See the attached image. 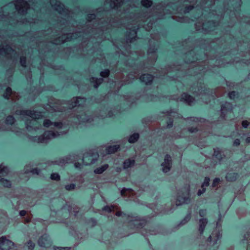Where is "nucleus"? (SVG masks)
Returning <instances> with one entry per match:
<instances>
[{
    "label": "nucleus",
    "instance_id": "4c0bfd02",
    "mask_svg": "<svg viewBox=\"0 0 250 250\" xmlns=\"http://www.w3.org/2000/svg\"><path fill=\"white\" fill-rule=\"evenodd\" d=\"M243 243L248 244L247 250H250V230L244 236V239L243 240Z\"/></svg>",
    "mask_w": 250,
    "mask_h": 250
},
{
    "label": "nucleus",
    "instance_id": "4d7b16f0",
    "mask_svg": "<svg viewBox=\"0 0 250 250\" xmlns=\"http://www.w3.org/2000/svg\"><path fill=\"white\" fill-rule=\"evenodd\" d=\"M207 211L206 209H201L199 211V215L201 217H204L206 215Z\"/></svg>",
    "mask_w": 250,
    "mask_h": 250
},
{
    "label": "nucleus",
    "instance_id": "a19ab883",
    "mask_svg": "<svg viewBox=\"0 0 250 250\" xmlns=\"http://www.w3.org/2000/svg\"><path fill=\"white\" fill-rule=\"evenodd\" d=\"M108 167V165L105 164L103 166L101 167L96 168L94 172L95 173L101 174Z\"/></svg>",
    "mask_w": 250,
    "mask_h": 250
},
{
    "label": "nucleus",
    "instance_id": "c85d7f7f",
    "mask_svg": "<svg viewBox=\"0 0 250 250\" xmlns=\"http://www.w3.org/2000/svg\"><path fill=\"white\" fill-rule=\"evenodd\" d=\"M188 121L190 122H192L194 123V125H197L198 126H199L202 125V123H204L203 125H206V123L204 119H200L195 118V117H190L189 119H188Z\"/></svg>",
    "mask_w": 250,
    "mask_h": 250
},
{
    "label": "nucleus",
    "instance_id": "72a5a7b5",
    "mask_svg": "<svg viewBox=\"0 0 250 250\" xmlns=\"http://www.w3.org/2000/svg\"><path fill=\"white\" fill-rule=\"evenodd\" d=\"M119 148L118 145H114L113 146H109L105 148V153L106 154L113 153L116 152Z\"/></svg>",
    "mask_w": 250,
    "mask_h": 250
},
{
    "label": "nucleus",
    "instance_id": "c9c22d12",
    "mask_svg": "<svg viewBox=\"0 0 250 250\" xmlns=\"http://www.w3.org/2000/svg\"><path fill=\"white\" fill-rule=\"evenodd\" d=\"M20 214L21 216H26V217L24 219L25 223H28V222H30V220H31V218H32L31 215L27 214L26 211L25 210L21 211L20 212Z\"/></svg>",
    "mask_w": 250,
    "mask_h": 250
},
{
    "label": "nucleus",
    "instance_id": "79ce46f5",
    "mask_svg": "<svg viewBox=\"0 0 250 250\" xmlns=\"http://www.w3.org/2000/svg\"><path fill=\"white\" fill-rule=\"evenodd\" d=\"M139 137V134L138 133H134L132 135L130 136L128 139V141L130 143H134L137 141Z\"/></svg>",
    "mask_w": 250,
    "mask_h": 250
},
{
    "label": "nucleus",
    "instance_id": "393cba45",
    "mask_svg": "<svg viewBox=\"0 0 250 250\" xmlns=\"http://www.w3.org/2000/svg\"><path fill=\"white\" fill-rule=\"evenodd\" d=\"M163 171L164 172H168L171 167V159L169 155L165 156L164 162L162 164Z\"/></svg>",
    "mask_w": 250,
    "mask_h": 250
},
{
    "label": "nucleus",
    "instance_id": "1a4fd4ad",
    "mask_svg": "<svg viewBox=\"0 0 250 250\" xmlns=\"http://www.w3.org/2000/svg\"><path fill=\"white\" fill-rule=\"evenodd\" d=\"M109 25H107L106 23L103 25H99L98 27L93 28L91 31V33L93 34V37L96 39L97 42H100L101 39L105 38L104 36V34L107 32V27Z\"/></svg>",
    "mask_w": 250,
    "mask_h": 250
},
{
    "label": "nucleus",
    "instance_id": "e2e57ef3",
    "mask_svg": "<svg viewBox=\"0 0 250 250\" xmlns=\"http://www.w3.org/2000/svg\"><path fill=\"white\" fill-rule=\"evenodd\" d=\"M151 56H152V58H152V60H151V62L153 63V62H155L156 61V58H156V53H155L154 52H153V53H152V54H151Z\"/></svg>",
    "mask_w": 250,
    "mask_h": 250
},
{
    "label": "nucleus",
    "instance_id": "9b49d317",
    "mask_svg": "<svg viewBox=\"0 0 250 250\" xmlns=\"http://www.w3.org/2000/svg\"><path fill=\"white\" fill-rule=\"evenodd\" d=\"M189 187H185L181 192L178 193L176 201V205L179 206L184 203H188L189 201Z\"/></svg>",
    "mask_w": 250,
    "mask_h": 250
},
{
    "label": "nucleus",
    "instance_id": "6e6552de",
    "mask_svg": "<svg viewBox=\"0 0 250 250\" xmlns=\"http://www.w3.org/2000/svg\"><path fill=\"white\" fill-rule=\"evenodd\" d=\"M208 128L206 127H203V128L199 129H197V126L192 129V128H190L188 129V132L189 133H193L196 130V131L197 132V134L199 135L198 140L196 141V145L199 147L202 148V147H205L204 144L203 143H205L204 139L202 138H205L206 136L208 135V131L207 130Z\"/></svg>",
    "mask_w": 250,
    "mask_h": 250
},
{
    "label": "nucleus",
    "instance_id": "2f4dec72",
    "mask_svg": "<svg viewBox=\"0 0 250 250\" xmlns=\"http://www.w3.org/2000/svg\"><path fill=\"white\" fill-rule=\"evenodd\" d=\"M207 223H208V221L206 218H203V219L200 220L199 231L201 234H202V233L204 231V229H205V227L206 226Z\"/></svg>",
    "mask_w": 250,
    "mask_h": 250
},
{
    "label": "nucleus",
    "instance_id": "20e7f679",
    "mask_svg": "<svg viewBox=\"0 0 250 250\" xmlns=\"http://www.w3.org/2000/svg\"><path fill=\"white\" fill-rule=\"evenodd\" d=\"M216 229L210 235L208 240V245L209 250H216L219 247L220 239L221 237V231L220 230V221L217 222Z\"/></svg>",
    "mask_w": 250,
    "mask_h": 250
},
{
    "label": "nucleus",
    "instance_id": "69168bd1",
    "mask_svg": "<svg viewBox=\"0 0 250 250\" xmlns=\"http://www.w3.org/2000/svg\"><path fill=\"white\" fill-rule=\"evenodd\" d=\"M173 121V120L169 119V121L168 123H167V126L168 127H170L172 126Z\"/></svg>",
    "mask_w": 250,
    "mask_h": 250
},
{
    "label": "nucleus",
    "instance_id": "8fccbe9b",
    "mask_svg": "<svg viewBox=\"0 0 250 250\" xmlns=\"http://www.w3.org/2000/svg\"><path fill=\"white\" fill-rule=\"evenodd\" d=\"M100 75L103 77H108L109 75V71L108 70H104L101 72Z\"/></svg>",
    "mask_w": 250,
    "mask_h": 250
},
{
    "label": "nucleus",
    "instance_id": "de8ad7c7",
    "mask_svg": "<svg viewBox=\"0 0 250 250\" xmlns=\"http://www.w3.org/2000/svg\"><path fill=\"white\" fill-rule=\"evenodd\" d=\"M238 93L235 91H232L229 94V96L230 99L234 100L237 97Z\"/></svg>",
    "mask_w": 250,
    "mask_h": 250
},
{
    "label": "nucleus",
    "instance_id": "774afa93",
    "mask_svg": "<svg viewBox=\"0 0 250 250\" xmlns=\"http://www.w3.org/2000/svg\"><path fill=\"white\" fill-rule=\"evenodd\" d=\"M74 165L76 168H81V164L80 163L75 162Z\"/></svg>",
    "mask_w": 250,
    "mask_h": 250
},
{
    "label": "nucleus",
    "instance_id": "a211bd4d",
    "mask_svg": "<svg viewBox=\"0 0 250 250\" xmlns=\"http://www.w3.org/2000/svg\"><path fill=\"white\" fill-rule=\"evenodd\" d=\"M14 246V243L4 236L0 238V249L1 250H8Z\"/></svg>",
    "mask_w": 250,
    "mask_h": 250
},
{
    "label": "nucleus",
    "instance_id": "5fc2aeb1",
    "mask_svg": "<svg viewBox=\"0 0 250 250\" xmlns=\"http://www.w3.org/2000/svg\"><path fill=\"white\" fill-rule=\"evenodd\" d=\"M249 124H250V121L247 120L243 121L242 123V126L244 128H247Z\"/></svg>",
    "mask_w": 250,
    "mask_h": 250
},
{
    "label": "nucleus",
    "instance_id": "f8f14e48",
    "mask_svg": "<svg viewBox=\"0 0 250 250\" xmlns=\"http://www.w3.org/2000/svg\"><path fill=\"white\" fill-rule=\"evenodd\" d=\"M123 217L126 218V221L129 224V225H133L137 229L143 228L145 226L144 222L139 220L138 217H132L129 215L127 216L126 214H124Z\"/></svg>",
    "mask_w": 250,
    "mask_h": 250
},
{
    "label": "nucleus",
    "instance_id": "5701e85b",
    "mask_svg": "<svg viewBox=\"0 0 250 250\" xmlns=\"http://www.w3.org/2000/svg\"><path fill=\"white\" fill-rule=\"evenodd\" d=\"M119 209V207L117 205H111L110 206H106L104 208V210L108 212H113L115 213L117 216H122L123 212Z\"/></svg>",
    "mask_w": 250,
    "mask_h": 250
},
{
    "label": "nucleus",
    "instance_id": "0eeeda50",
    "mask_svg": "<svg viewBox=\"0 0 250 250\" xmlns=\"http://www.w3.org/2000/svg\"><path fill=\"white\" fill-rule=\"evenodd\" d=\"M31 0H17L14 3L16 10L21 15H24L30 9Z\"/></svg>",
    "mask_w": 250,
    "mask_h": 250
},
{
    "label": "nucleus",
    "instance_id": "b1692460",
    "mask_svg": "<svg viewBox=\"0 0 250 250\" xmlns=\"http://www.w3.org/2000/svg\"><path fill=\"white\" fill-rule=\"evenodd\" d=\"M38 243L41 247L46 248L49 247L51 245L50 240L47 234L43 235L39 239Z\"/></svg>",
    "mask_w": 250,
    "mask_h": 250
},
{
    "label": "nucleus",
    "instance_id": "7ed1b4c3",
    "mask_svg": "<svg viewBox=\"0 0 250 250\" xmlns=\"http://www.w3.org/2000/svg\"><path fill=\"white\" fill-rule=\"evenodd\" d=\"M58 123L62 124V128L57 129L56 132L52 131V130L47 131H45L42 136L39 137L31 136L30 139L34 142L47 143L50 139L54 138L61 134L66 133L69 129V127L67 126L68 124L66 125L65 124H63L62 122Z\"/></svg>",
    "mask_w": 250,
    "mask_h": 250
},
{
    "label": "nucleus",
    "instance_id": "cd10ccee",
    "mask_svg": "<svg viewBox=\"0 0 250 250\" xmlns=\"http://www.w3.org/2000/svg\"><path fill=\"white\" fill-rule=\"evenodd\" d=\"M180 101L185 102L189 105H191L194 101V99L188 94L184 93L181 96Z\"/></svg>",
    "mask_w": 250,
    "mask_h": 250
},
{
    "label": "nucleus",
    "instance_id": "09e8293b",
    "mask_svg": "<svg viewBox=\"0 0 250 250\" xmlns=\"http://www.w3.org/2000/svg\"><path fill=\"white\" fill-rule=\"evenodd\" d=\"M20 63L22 66H26V58L23 56H21L20 58Z\"/></svg>",
    "mask_w": 250,
    "mask_h": 250
},
{
    "label": "nucleus",
    "instance_id": "58836bf2",
    "mask_svg": "<svg viewBox=\"0 0 250 250\" xmlns=\"http://www.w3.org/2000/svg\"><path fill=\"white\" fill-rule=\"evenodd\" d=\"M134 164V159H127L124 162V168H127L128 167H131V166H133Z\"/></svg>",
    "mask_w": 250,
    "mask_h": 250
},
{
    "label": "nucleus",
    "instance_id": "f03ea898",
    "mask_svg": "<svg viewBox=\"0 0 250 250\" xmlns=\"http://www.w3.org/2000/svg\"><path fill=\"white\" fill-rule=\"evenodd\" d=\"M16 114L20 115L21 120L25 121L26 128L28 131L37 132L42 128V122L39 120L42 117V113L30 110L18 109L16 110Z\"/></svg>",
    "mask_w": 250,
    "mask_h": 250
},
{
    "label": "nucleus",
    "instance_id": "39448f33",
    "mask_svg": "<svg viewBox=\"0 0 250 250\" xmlns=\"http://www.w3.org/2000/svg\"><path fill=\"white\" fill-rule=\"evenodd\" d=\"M81 33L79 32H75L72 34L67 33L64 34L61 36H59L55 38L51 39L50 42L53 44H61L64 42L70 41L74 39H77L80 40Z\"/></svg>",
    "mask_w": 250,
    "mask_h": 250
},
{
    "label": "nucleus",
    "instance_id": "864d4df0",
    "mask_svg": "<svg viewBox=\"0 0 250 250\" xmlns=\"http://www.w3.org/2000/svg\"><path fill=\"white\" fill-rule=\"evenodd\" d=\"M27 247L29 250H33L34 248L35 245L31 241H29L26 244Z\"/></svg>",
    "mask_w": 250,
    "mask_h": 250
},
{
    "label": "nucleus",
    "instance_id": "4be33fe9",
    "mask_svg": "<svg viewBox=\"0 0 250 250\" xmlns=\"http://www.w3.org/2000/svg\"><path fill=\"white\" fill-rule=\"evenodd\" d=\"M139 74L135 73L133 75L134 78L136 79L139 78L142 82H144L146 84L150 83L153 79V77L150 74H144L140 77H139Z\"/></svg>",
    "mask_w": 250,
    "mask_h": 250
},
{
    "label": "nucleus",
    "instance_id": "423d86ee",
    "mask_svg": "<svg viewBox=\"0 0 250 250\" xmlns=\"http://www.w3.org/2000/svg\"><path fill=\"white\" fill-rule=\"evenodd\" d=\"M133 23L130 24H128L126 26L127 35L126 40L127 42H132L136 40L137 37V32L139 29L140 24L138 23V21H133Z\"/></svg>",
    "mask_w": 250,
    "mask_h": 250
},
{
    "label": "nucleus",
    "instance_id": "c03bdc74",
    "mask_svg": "<svg viewBox=\"0 0 250 250\" xmlns=\"http://www.w3.org/2000/svg\"><path fill=\"white\" fill-rule=\"evenodd\" d=\"M0 183L5 187H9L11 186L10 181L3 178L0 180Z\"/></svg>",
    "mask_w": 250,
    "mask_h": 250
},
{
    "label": "nucleus",
    "instance_id": "473e14b6",
    "mask_svg": "<svg viewBox=\"0 0 250 250\" xmlns=\"http://www.w3.org/2000/svg\"><path fill=\"white\" fill-rule=\"evenodd\" d=\"M90 81L91 83H93L94 86L95 88H97L99 86V85L103 83V78H96L92 77L90 79Z\"/></svg>",
    "mask_w": 250,
    "mask_h": 250
},
{
    "label": "nucleus",
    "instance_id": "3c124183",
    "mask_svg": "<svg viewBox=\"0 0 250 250\" xmlns=\"http://www.w3.org/2000/svg\"><path fill=\"white\" fill-rule=\"evenodd\" d=\"M51 178L54 180H59L60 179V176L57 173H52L51 175Z\"/></svg>",
    "mask_w": 250,
    "mask_h": 250
},
{
    "label": "nucleus",
    "instance_id": "bb28decb",
    "mask_svg": "<svg viewBox=\"0 0 250 250\" xmlns=\"http://www.w3.org/2000/svg\"><path fill=\"white\" fill-rule=\"evenodd\" d=\"M75 161V156L70 155L65 158L61 159L60 161H57L56 163L57 165L62 166L66 163L74 162Z\"/></svg>",
    "mask_w": 250,
    "mask_h": 250
},
{
    "label": "nucleus",
    "instance_id": "4468645a",
    "mask_svg": "<svg viewBox=\"0 0 250 250\" xmlns=\"http://www.w3.org/2000/svg\"><path fill=\"white\" fill-rule=\"evenodd\" d=\"M140 190H138L137 192H135V191L130 189V188H123L121 191V194L122 196L124 197H126L128 198V199L131 200L135 201V198L137 196H139L141 193H140Z\"/></svg>",
    "mask_w": 250,
    "mask_h": 250
},
{
    "label": "nucleus",
    "instance_id": "338daca9",
    "mask_svg": "<svg viewBox=\"0 0 250 250\" xmlns=\"http://www.w3.org/2000/svg\"><path fill=\"white\" fill-rule=\"evenodd\" d=\"M240 143V141L239 139H236L234 141V145H235L236 146L239 145Z\"/></svg>",
    "mask_w": 250,
    "mask_h": 250
},
{
    "label": "nucleus",
    "instance_id": "0e129e2a",
    "mask_svg": "<svg viewBox=\"0 0 250 250\" xmlns=\"http://www.w3.org/2000/svg\"><path fill=\"white\" fill-rule=\"evenodd\" d=\"M200 93H202V92L204 94V95L205 96H207L206 95V94H208V93L209 92V91L208 89H204V90H202V88H201V91L200 92Z\"/></svg>",
    "mask_w": 250,
    "mask_h": 250
},
{
    "label": "nucleus",
    "instance_id": "aec40b11",
    "mask_svg": "<svg viewBox=\"0 0 250 250\" xmlns=\"http://www.w3.org/2000/svg\"><path fill=\"white\" fill-rule=\"evenodd\" d=\"M43 125L46 127H51V128H53L54 130L53 131H54L55 132H56L57 129H60L62 128V124L59 123L58 122L53 123L47 119L44 120Z\"/></svg>",
    "mask_w": 250,
    "mask_h": 250
},
{
    "label": "nucleus",
    "instance_id": "37998d69",
    "mask_svg": "<svg viewBox=\"0 0 250 250\" xmlns=\"http://www.w3.org/2000/svg\"><path fill=\"white\" fill-rule=\"evenodd\" d=\"M142 5L146 7H149L151 6L152 2L150 0H142L141 1Z\"/></svg>",
    "mask_w": 250,
    "mask_h": 250
},
{
    "label": "nucleus",
    "instance_id": "412c9836",
    "mask_svg": "<svg viewBox=\"0 0 250 250\" xmlns=\"http://www.w3.org/2000/svg\"><path fill=\"white\" fill-rule=\"evenodd\" d=\"M98 15L96 16L94 14H89L87 16V20L89 22L93 20H95V21H94V24L93 25L94 27H93L91 30L93 28H95L98 27L99 25H103L105 23H104V20H103L102 19H100L99 20H97L96 18L97 17ZM89 25V23H88V25Z\"/></svg>",
    "mask_w": 250,
    "mask_h": 250
},
{
    "label": "nucleus",
    "instance_id": "bf43d9fd",
    "mask_svg": "<svg viewBox=\"0 0 250 250\" xmlns=\"http://www.w3.org/2000/svg\"><path fill=\"white\" fill-rule=\"evenodd\" d=\"M152 23L149 22L147 25V27H145V29L147 30V31H149L151 29H152Z\"/></svg>",
    "mask_w": 250,
    "mask_h": 250
},
{
    "label": "nucleus",
    "instance_id": "7c9ffc66",
    "mask_svg": "<svg viewBox=\"0 0 250 250\" xmlns=\"http://www.w3.org/2000/svg\"><path fill=\"white\" fill-rule=\"evenodd\" d=\"M209 178L208 177H206L204 180V182L202 185V190L199 189L198 191V195L199 196L203 194L205 190L206 187H208L209 185Z\"/></svg>",
    "mask_w": 250,
    "mask_h": 250
},
{
    "label": "nucleus",
    "instance_id": "a18cd8bd",
    "mask_svg": "<svg viewBox=\"0 0 250 250\" xmlns=\"http://www.w3.org/2000/svg\"><path fill=\"white\" fill-rule=\"evenodd\" d=\"M168 73L169 72L167 70V72L165 70H162L161 72L159 71L158 74H156L154 77L162 78V77H164L166 74L167 75Z\"/></svg>",
    "mask_w": 250,
    "mask_h": 250
},
{
    "label": "nucleus",
    "instance_id": "c756f323",
    "mask_svg": "<svg viewBox=\"0 0 250 250\" xmlns=\"http://www.w3.org/2000/svg\"><path fill=\"white\" fill-rule=\"evenodd\" d=\"M213 156L214 158L220 161L224 156V152H222L219 148L213 149Z\"/></svg>",
    "mask_w": 250,
    "mask_h": 250
},
{
    "label": "nucleus",
    "instance_id": "13d9d810",
    "mask_svg": "<svg viewBox=\"0 0 250 250\" xmlns=\"http://www.w3.org/2000/svg\"><path fill=\"white\" fill-rule=\"evenodd\" d=\"M68 247H56L54 249V250H69Z\"/></svg>",
    "mask_w": 250,
    "mask_h": 250
},
{
    "label": "nucleus",
    "instance_id": "ea45409f",
    "mask_svg": "<svg viewBox=\"0 0 250 250\" xmlns=\"http://www.w3.org/2000/svg\"><path fill=\"white\" fill-rule=\"evenodd\" d=\"M25 172L26 173H29L31 172L33 174H36L37 175H39L40 173V170L37 168H32L30 169H28V166H26L25 167Z\"/></svg>",
    "mask_w": 250,
    "mask_h": 250
},
{
    "label": "nucleus",
    "instance_id": "ddd939ff",
    "mask_svg": "<svg viewBox=\"0 0 250 250\" xmlns=\"http://www.w3.org/2000/svg\"><path fill=\"white\" fill-rule=\"evenodd\" d=\"M15 119L12 116H8L5 120L6 126L5 127L0 126V129L3 130H11L16 133H19V131L16 128L15 125H13Z\"/></svg>",
    "mask_w": 250,
    "mask_h": 250
},
{
    "label": "nucleus",
    "instance_id": "603ef678",
    "mask_svg": "<svg viewBox=\"0 0 250 250\" xmlns=\"http://www.w3.org/2000/svg\"><path fill=\"white\" fill-rule=\"evenodd\" d=\"M75 185L73 184L67 185L65 186V189L67 190H71L75 188Z\"/></svg>",
    "mask_w": 250,
    "mask_h": 250
},
{
    "label": "nucleus",
    "instance_id": "e433bc0d",
    "mask_svg": "<svg viewBox=\"0 0 250 250\" xmlns=\"http://www.w3.org/2000/svg\"><path fill=\"white\" fill-rule=\"evenodd\" d=\"M9 172V169L7 167L2 165H0V177L6 175Z\"/></svg>",
    "mask_w": 250,
    "mask_h": 250
},
{
    "label": "nucleus",
    "instance_id": "680f3d73",
    "mask_svg": "<svg viewBox=\"0 0 250 250\" xmlns=\"http://www.w3.org/2000/svg\"><path fill=\"white\" fill-rule=\"evenodd\" d=\"M190 215H187L186 217V218L184 219V220L182 221V223L183 224L186 223V222H187L190 219Z\"/></svg>",
    "mask_w": 250,
    "mask_h": 250
},
{
    "label": "nucleus",
    "instance_id": "f3484780",
    "mask_svg": "<svg viewBox=\"0 0 250 250\" xmlns=\"http://www.w3.org/2000/svg\"><path fill=\"white\" fill-rule=\"evenodd\" d=\"M232 110V105L229 103H226L221 105V117L227 119L228 115L231 114Z\"/></svg>",
    "mask_w": 250,
    "mask_h": 250
},
{
    "label": "nucleus",
    "instance_id": "6e6d98bb",
    "mask_svg": "<svg viewBox=\"0 0 250 250\" xmlns=\"http://www.w3.org/2000/svg\"><path fill=\"white\" fill-rule=\"evenodd\" d=\"M193 9V6L192 5H189L188 6H187L185 7V9L184 10L185 13H188L191 10Z\"/></svg>",
    "mask_w": 250,
    "mask_h": 250
},
{
    "label": "nucleus",
    "instance_id": "9d476101",
    "mask_svg": "<svg viewBox=\"0 0 250 250\" xmlns=\"http://www.w3.org/2000/svg\"><path fill=\"white\" fill-rule=\"evenodd\" d=\"M16 51L9 44H2L0 46V55L5 57L7 59H12L15 58Z\"/></svg>",
    "mask_w": 250,
    "mask_h": 250
},
{
    "label": "nucleus",
    "instance_id": "052dcab7",
    "mask_svg": "<svg viewBox=\"0 0 250 250\" xmlns=\"http://www.w3.org/2000/svg\"><path fill=\"white\" fill-rule=\"evenodd\" d=\"M176 115H177L179 116L178 114L176 112L171 111L168 114V116H169L170 118H171L172 117H175Z\"/></svg>",
    "mask_w": 250,
    "mask_h": 250
},
{
    "label": "nucleus",
    "instance_id": "dca6fc26",
    "mask_svg": "<svg viewBox=\"0 0 250 250\" xmlns=\"http://www.w3.org/2000/svg\"><path fill=\"white\" fill-rule=\"evenodd\" d=\"M98 157V154H94L91 152L84 154L82 162L85 165H88L93 164Z\"/></svg>",
    "mask_w": 250,
    "mask_h": 250
},
{
    "label": "nucleus",
    "instance_id": "2eb2a0df",
    "mask_svg": "<svg viewBox=\"0 0 250 250\" xmlns=\"http://www.w3.org/2000/svg\"><path fill=\"white\" fill-rule=\"evenodd\" d=\"M50 4L52 7L60 14L64 15L66 13V9L64 5L58 0H50Z\"/></svg>",
    "mask_w": 250,
    "mask_h": 250
},
{
    "label": "nucleus",
    "instance_id": "f704fd0d",
    "mask_svg": "<svg viewBox=\"0 0 250 250\" xmlns=\"http://www.w3.org/2000/svg\"><path fill=\"white\" fill-rule=\"evenodd\" d=\"M237 177V174L234 172H229L226 175V179L228 181H235Z\"/></svg>",
    "mask_w": 250,
    "mask_h": 250
},
{
    "label": "nucleus",
    "instance_id": "6ab92c4d",
    "mask_svg": "<svg viewBox=\"0 0 250 250\" xmlns=\"http://www.w3.org/2000/svg\"><path fill=\"white\" fill-rule=\"evenodd\" d=\"M5 98L9 99H11L13 101H16L19 99V95L18 93L13 92L11 88L8 87L6 89V91L3 94Z\"/></svg>",
    "mask_w": 250,
    "mask_h": 250
},
{
    "label": "nucleus",
    "instance_id": "a878e982",
    "mask_svg": "<svg viewBox=\"0 0 250 250\" xmlns=\"http://www.w3.org/2000/svg\"><path fill=\"white\" fill-rule=\"evenodd\" d=\"M105 2L109 4L111 8L118 9L123 5L124 0H106Z\"/></svg>",
    "mask_w": 250,
    "mask_h": 250
},
{
    "label": "nucleus",
    "instance_id": "49530a36",
    "mask_svg": "<svg viewBox=\"0 0 250 250\" xmlns=\"http://www.w3.org/2000/svg\"><path fill=\"white\" fill-rule=\"evenodd\" d=\"M220 179L216 178H215L213 182L212 187L213 188H215V189H217L218 185L220 184Z\"/></svg>",
    "mask_w": 250,
    "mask_h": 250
},
{
    "label": "nucleus",
    "instance_id": "f257e3e1",
    "mask_svg": "<svg viewBox=\"0 0 250 250\" xmlns=\"http://www.w3.org/2000/svg\"><path fill=\"white\" fill-rule=\"evenodd\" d=\"M86 99L82 97L73 98L67 104H66V107L64 106H61L60 108H58L59 112H65L67 107L69 109H72L76 107L74 111H76L73 116L75 117L79 122H90L91 118L87 115V113L85 111L84 105L85 104Z\"/></svg>",
    "mask_w": 250,
    "mask_h": 250
}]
</instances>
